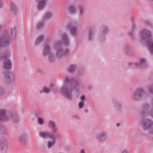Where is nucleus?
Here are the masks:
<instances>
[{
  "mask_svg": "<svg viewBox=\"0 0 153 153\" xmlns=\"http://www.w3.org/2000/svg\"><path fill=\"white\" fill-rule=\"evenodd\" d=\"M76 65H75L70 66L69 68V71L70 73H73L76 68Z\"/></svg>",
  "mask_w": 153,
  "mask_h": 153,
  "instance_id": "32",
  "label": "nucleus"
},
{
  "mask_svg": "<svg viewBox=\"0 0 153 153\" xmlns=\"http://www.w3.org/2000/svg\"><path fill=\"white\" fill-rule=\"evenodd\" d=\"M43 26V23L42 22H40L38 23L37 25V28L38 29L42 28Z\"/></svg>",
  "mask_w": 153,
  "mask_h": 153,
  "instance_id": "38",
  "label": "nucleus"
},
{
  "mask_svg": "<svg viewBox=\"0 0 153 153\" xmlns=\"http://www.w3.org/2000/svg\"><path fill=\"white\" fill-rule=\"evenodd\" d=\"M135 67L137 68L143 69L146 67V63L145 59H141L140 60L139 63L134 64Z\"/></svg>",
  "mask_w": 153,
  "mask_h": 153,
  "instance_id": "13",
  "label": "nucleus"
},
{
  "mask_svg": "<svg viewBox=\"0 0 153 153\" xmlns=\"http://www.w3.org/2000/svg\"><path fill=\"white\" fill-rule=\"evenodd\" d=\"M4 70H10L11 67V62L7 59H5L4 62Z\"/></svg>",
  "mask_w": 153,
  "mask_h": 153,
  "instance_id": "19",
  "label": "nucleus"
},
{
  "mask_svg": "<svg viewBox=\"0 0 153 153\" xmlns=\"http://www.w3.org/2000/svg\"><path fill=\"white\" fill-rule=\"evenodd\" d=\"M19 120V118L17 117H15L13 119V120L14 122L17 123Z\"/></svg>",
  "mask_w": 153,
  "mask_h": 153,
  "instance_id": "43",
  "label": "nucleus"
},
{
  "mask_svg": "<svg viewBox=\"0 0 153 153\" xmlns=\"http://www.w3.org/2000/svg\"><path fill=\"white\" fill-rule=\"evenodd\" d=\"M3 76L4 79L8 82H10L13 77L12 73L10 71V70H7L4 71Z\"/></svg>",
  "mask_w": 153,
  "mask_h": 153,
  "instance_id": "10",
  "label": "nucleus"
},
{
  "mask_svg": "<svg viewBox=\"0 0 153 153\" xmlns=\"http://www.w3.org/2000/svg\"><path fill=\"white\" fill-rule=\"evenodd\" d=\"M11 44V38L7 32H3L0 36V48L7 47Z\"/></svg>",
  "mask_w": 153,
  "mask_h": 153,
  "instance_id": "3",
  "label": "nucleus"
},
{
  "mask_svg": "<svg viewBox=\"0 0 153 153\" xmlns=\"http://www.w3.org/2000/svg\"><path fill=\"white\" fill-rule=\"evenodd\" d=\"M18 141L23 145L26 144L27 142V137L26 134H21L19 137Z\"/></svg>",
  "mask_w": 153,
  "mask_h": 153,
  "instance_id": "11",
  "label": "nucleus"
},
{
  "mask_svg": "<svg viewBox=\"0 0 153 153\" xmlns=\"http://www.w3.org/2000/svg\"><path fill=\"white\" fill-rule=\"evenodd\" d=\"M1 5H2L1 3V1H0V7L1 6Z\"/></svg>",
  "mask_w": 153,
  "mask_h": 153,
  "instance_id": "51",
  "label": "nucleus"
},
{
  "mask_svg": "<svg viewBox=\"0 0 153 153\" xmlns=\"http://www.w3.org/2000/svg\"><path fill=\"white\" fill-rule=\"evenodd\" d=\"M68 10L72 13H75L76 11V7L73 5L69 6L68 7Z\"/></svg>",
  "mask_w": 153,
  "mask_h": 153,
  "instance_id": "30",
  "label": "nucleus"
},
{
  "mask_svg": "<svg viewBox=\"0 0 153 153\" xmlns=\"http://www.w3.org/2000/svg\"><path fill=\"white\" fill-rule=\"evenodd\" d=\"M51 47L49 44H45L44 47V50L43 52V55L44 56H45L49 53Z\"/></svg>",
  "mask_w": 153,
  "mask_h": 153,
  "instance_id": "18",
  "label": "nucleus"
},
{
  "mask_svg": "<svg viewBox=\"0 0 153 153\" xmlns=\"http://www.w3.org/2000/svg\"><path fill=\"white\" fill-rule=\"evenodd\" d=\"M48 0H36L37 7L38 9L41 10L43 8L46 2Z\"/></svg>",
  "mask_w": 153,
  "mask_h": 153,
  "instance_id": "16",
  "label": "nucleus"
},
{
  "mask_svg": "<svg viewBox=\"0 0 153 153\" xmlns=\"http://www.w3.org/2000/svg\"><path fill=\"white\" fill-rule=\"evenodd\" d=\"M143 129L148 131L150 134H153V122L149 119H145L141 121Z\"/></svg>",
  "mask_w": 153,
  "mask_h": 153,
  "instance_id": "4",
  "label": "nucleus"
},
{
  "mask_svg": "<svg viewBox=\"0 0 153 153\" xmlns=\"http://www.w3.org/2000/svg\"><path fill=\"white\" fill-rule=\"evenodd\" d=\"M4 93V89L0 87V95L3 94Z\"/></svg>",
  "mask_w": 153,
  "mask_h": 153,
  "instance_id": "44",
  "label": "nucleus"
},
{
  "mask_svg": "<svg viewBox=\"0 0 153 153\" xmlns=\"http://www.w3.org/2000/svg\"><path fill=\"white\" fill-rule=\"evenodd\" d=\"M85 112H87V110H85Z\"/></svg>",
  "mask_w": 153,
  "mask_h": 153,
  "instance_id": "53",
  "label": "nucleus"
},
{
  "mask_svg": "<svg viewBox=\"0 0 153 153\" xmlns=\"http://www.w3.org/2000/svg\"><path fill=\"white\" fill-rule=\"evenodd\" d=\"M78 25L76 22H70L67 25L66 27L70 34L73 36H76L78 35L77 27Z\"/></svg>",
  "mask_w": 153,
  "mask_h": 153,
  "instance_id": "5",
  "label": "nucleus"
},
{
  "mask_svg": "<svg viewBox=\"0 0 153 153\" xmlns=\"http://www.w3.org/2000/svg\"><path fill=\"white\" fill-rule=\"evenodd\" d=\"M94 30L93 29H91L89 31L88 39L90 41L91 40L94 39Z\"/></svg>",
  "mask_w": 153,
  "mask_h": 153,
  "instance_id": "29",
  "label": "nucleus"
},
{
  "mask_svg": "<svg viewBox=\"0 0 153 153\" xmlns=\"http://www.w3.org/2000/svg\"><path fill=\"white\" fill-rule=\"evenodd\" d=\"M141 97L135 91L133 94V99L135 101L138 100Z\"/></svg>",
  "mask_w": 153,
  "mask_h": 153,
  "instance_id": "24",
  "label": "nucleus"
},
{
  "mask_svg": "<svg viewBox=\"0 0 153 153\" xmlns=\"http://www.w3.org/2000/svg\"><path fill=\"white\" fill-rule=\"evenodd\" d=\"M62 39L65 46H68L69 45V41L67 35L65 33L61 34Z\"/></svg>",
  "mask_w": 153,
  "mask_h": 153,
  "instance_id": "17",
  "label": "nucleus"
},
{
  "mask_svg": "<svg viewBox=\"0 0 153 153\" xmlns=\"http://www.w3.org/2000/svg\"><path fill=\"white\" fill-rule=\"evenodd\" d=\"M62 45L60 42H57L55 47L56 50V56L57 59L61 58L63 56H67L69 54V51L68 49L63 51L62 48Z\"/></svg>",
  "mask_w": 153,
  "mask_h": 153,
  "instance_id": "2",
  "label": "nucleus"
},
{
  "mask_svg": "<svg viewBox=\"0 0 153 153\" xmlns=\"http://www.w3.org/2000/svg\"><path fill=\"white\" fill-rule=\"evenodd\" d=\"M43 36H42L39 37L35 42V45H38L43 40Z\"/></svg>",
  "mask_w": 153,
  "mask_h": 153,
  "instance_id": "31",
  "label": "nucleus"
},
{
  "mask_svg": "<svg viewBox=\"0 0 153 153\" xmlns=\"http://www.w3.org/2000/svg\"><path fill=\"white\" fill-rule=\"evenodd\" d=\"M148 89L151 94H153V84L149 85Z\"/></svg>",
  "mask_w": 153,
  "mask_h": 153,
  "instance_id": "36",
  "label": "nucleus"
},
{
  "mask_svg": "<svg viewBox=\"0 0 153 153\" xmlns=\"http://www.w3.org/2000/svg\"><path fill=\"white\" fill-rule=\"evenodd\" d=\"M52 13L51 12H48L46 13L45 16L44 18L45 19H48L51 17Z\"/></svg>",
  "mask_w": 153,
  "mask_h": 153,
  "instance_id": "34",
  "label": "nucleus"
},
{
  "mask_svg": "<svg viewBox=\"0 0 153 153\" xmlns=\"http://www.w3.org/2000/svg\"><path fill=\"white\" fill-rule=\"evenodd\" d=\"M151 103L152 105V108L150 110L149 109V104L146 103L143 105L141 112L143 116L148 114L153 117V100L152 101Z\"/></svg>",
  "mask_w": 153,
  "mask_h": 153,
  "instance_id": "8",
  "label": "nucleus"
},
{
  "mask_svg": "<svg viewBox=\"0 0 153 153\" xmlns=\"http://www.w3.org/2000/svg\"><path fill=\"white\" fill-rule=\"evenodd\" d=\"M8 133L7 128L4 126H0V134L5 135Z\"/></svg>",
  "mask_w": 153,
  "mask_h": 153,
  "instance_id": "21",
  "label": "nucleus"
},
{
  "mask_svg": "<svg viewBox=\"0 0 153 153\" xmlns=\"http://www.w3.org/2000/svg\"><path fill=\"white\" fill-rule=\"evenodd\" d=\"M38 122L40 125H43L44 124L43 120L41 118H38Z\"/></svg>",
  "mask_w": 153,
  "mask_h": 153,
  "instance_id": "39",
  "label": "nucleus"
},
{
  "mask_svg": "<svg viewBox=\"0 0 153 153\" xmlns=\"http://www.w3.org/2000/svg\"><path fill=\"white\" fill-rule=\"evenodd\" d=\"M39 134L40 137L45 139L51 138V135H54L51 133L44 131H40L39 132Z\"/></svg>",
  "mask_w": 153,
  "mask_h": 153,
  "instance_id": "15",
  "label": "nucleus"
},
{
  "mask_svg": "<svg viewBox=\"0 0 153 153\" xmlns=\"http://www.w3.org/2000/svg\"><path fill=\"white\" fill-rule=\"evenodd\" d=\"M113 102L114 104V106L116 108L118 111L120 110L121 105L120 103L117 102L116 100H114Z\"/></svg>",
  "mask_w": 153,
  "mask_h": 153,
  "instance_id": "28",
  "label": "nucleus"
},
{
  "mask_svg": "<svg viewBox=\"0 0 153 153\" xmlns=\"http://www.w3.org/2000/svg\"><path fill=\"white\" fill-rule=\"evenodd\" d=\"M152 37L151 33L149 30L143 29L141 31L140 38L143 42H148L151 40Z\"/></svg>",
  "mask_w": 153,
  "mask_h": 153,
  "instance_id": "7",
  "label": "nucleus"
},
{
  "mask_svg": "<svg viewBox=\"0 0 153 153\" xmlns=\"http://www.w3.org/2000/svg\"><path fill=\"white\" fill-rule=\"evenodd\" d=\"M84 102H80L79 103V108H81L84 106Z\"/></svg>",
  "mask_w": 153,
  "mask_h": 153,
  "instance_id": "40",
  "label": "nucleus"
},
{
  "mask_svg": "<svg viewBox=\"0 0 153 153\" xmlns=\"http://www.w3.org/2000/svg\"><path fill=\"white\" fill-rule=\"evenodd\" d=\"M13 116L12 112H7L5 110H0V120L6 121L12 118Z\"/></svg>",
  "mask_w": 153,
  "mask_h": 153,
  "instance_id": "6",
  "label": "nucleus"
},
{
  "mask_svg": "<svg viewBox=\"0 0 153 153\" xmlns=\"http://www.w3.org/2000/svg\"><path fill=\"white\" fill-rule=\"evenodd\" d=\"M132 29H134V25H133L132 26Z\"/></svg>",
  "mask_w": 153,
  "mask_h": 153,
  "instance_id": "50",
  "label": "nucleus"
},
{
  "mask_svg": "<svg viewBox=\"0 0 153 153\" xmlns=\"http://www.w3.org/2000/svg\"><path fill=\"white\" fill-rule=\"evenodd\" d=\"M135 91L137 92L140 96L143 94L144 93L143 89L142 88H137Z\"/></svg>",
  "mask_w": 153,
  "mask_h": 153,
  "instance_id": "33",
  "label": "nucleus"
},
{
  "mask_svg": "<svg viewBox=\"0 0 153 153\" xmlns=\"http://www.w3.org/2000/svg\"><path fill=\"white\" fill-rule=\"evenodd\" d=\"M10 9L11 11L13 14L15 15L16 14L17 9L16 6L13 4L11 3Z\"/></svg>",
  "mask_w": 153,
  "mask_h": 153,
  "instance_id": "27",
  "label": "nucleus"
},
{
  "mask_svg": "<svg viewBox=\"0 0 153 153\" xmlns=\"http://www.w3.org/2000/svg\"><path fill=\"white\" fill-rule=\"evenodd\" d=\"M132 33H130V35H131V36H132Z\"/></svg>",
  "mask_w": 153,
  "mask_h": 153,
  "instance_id": "52",
  "label": "nucleus"
},
{
  "mask_svg": "<svg viewBox=\"0 0 153 153\" xmlns=\"http://www.w3.org/2000/svg\"><path fill=\"white\" fill-rule=\"evenodd\" d=\"M147 44L148 48L152 54H153V41L150 40L146 42Z\"/></svg>",
  "mask_w": 153,
  "mask_h": 153,
  "instance_id": "20",
  "label": "nucleus"
},
{
  "mask_svg": "<svg viewBox=\"0 0 153 153\" xmlns=\"http://www.w3.org/2000/svg\"><path fill=\"white\" fill-rule=\"evenodd\" d=\"M121 153H127V152L126 150H124L122 151Z\"/></svg>",
  "mask_w": 153,
  "mask_h": 153,
  "instance_id": "47",
  "label": "nucleus"
},
{
  "mask_svg": "<svg viewBox=\"0 0 153 153\" xmlns=\"http://www.w3.org/2000/svg\"><path fill=\"white\" fill-rule=\"evenodd\" d=\"M8 149L6 138L3 137L0 139V150L6 151Z\"/></svg>",
  "mask_w": 153,
  "mask_h": 153,
  "instance_id": "9",
  "label": "nucleus"
},
{
  "mask_svg": "<svg viewBox=\"0 0 153 153\" xmlns=\"http://www.w3.org/2000/svg\"><path fill=\"white\" fill-rule=\"evenodd\" d=\"M80 153H85V151L84 149H82L80 151Z\"/></svg>",
  "mask_w": 153,
  "mask_h": 153,
  "instance_id": "46",
  "label": "nucleus"
},
{
  "mask_svg": "<svg viewBox=\"0 0 153 153\" xmlns=\"http://www.w3.org/2000/svg\"><path fill=\"white\" fill-rule=\"evenodd\" d=\"M74 117L76 119H78V116L77 115L74 116Z\"/></svg>",
  "mask_w": 153,
  "mask_h": 153,
  "instance_id": "48",
  "label": "nucleus"
},
{
  "mask_svg": "<svg viewBox=\"0 0 153 153\" xmlns=\"http://www.w3.org/2000/svg\"><path fill=\"white\" fill-rule=\"evenodd\" d=\"M107 136L106 134L104 133L98 135L97 136V138L100 141H103L107 138Z\"/></svg>",
  "mask_w": 153,
  "mask_h": 153,
  "instance_id": "23",
  "label": "nucleus"
},
{
  "mask_svg": "<svg viewBox=\"0 0 153 153\" xmlns=\"http://www.w3.org/2000/svg\"><path fill=\"white\" fill-rule=\"evenodd\" d=\"M80 100H81L80 102H84L86 101V98H85V96L83 95H82L80 97Z\"/></svg>",
  "mask_w": 153,
  "mask_h": 153,
  "instance_id": "41",
  "label": "nucleus"
},
{
  "mask_svg": "<svg viewBox=\"0 0 153 153\" xmlns=\"http://www.w3.org/2000/svg\"><path fill=\"white\" fill-rule=\"evenodd\" d=\"M116 125H117V127H119V126H120V125L119 124H118V123Z\"/></svg>",
  "mask_w": 153,
  "mask_h": 153,
  "instance_id": "49",
  "label": "nucleus"
},
{
  "mask_svg": "<svg viewBox=\"0 0 153 153\" xmlns=\"http://www.w3.org/2000/svg\"><path fill=\"white\" fill-rule=\"evenodd\" d=\"M145 22L147 25L149 26H151V25L149 21H146Z\"/></svg>",
  "mask_w": 153,
  "mask_h": 153,
  "instance_id": "45",
  "label": "nucleus"
},
{
  "mask_svg": "<svg viewBox=\"0 0 153 153\" xmlns=\"http://www.w3.org/2000/svg\"><path fill=\"white\" fill-rule=\"evenodd\" d=\"M49 126L52 131L54 133H57V130L56 127V123L51 120H49Z\"/></svg>",
  "mask_w": 153,
  "mask_h": 153,
  "instance_id": "14",
  "label": "nucleus"
},
{
  "mask_svg": "<svg viewBox=\"0 0 153 153\" xmlns=\"http://www.w3.org/2000/svg\"><path fill=\"white\" fill-rule=\"evenodd\" d=\"M55 138L56 137L55 135H51V137L50 138L51 139L48 141L47 144V148L48 149L52 148L56 143Z\"/></svg>",
  "mask_w": 153,
  "mask_h": 153,
  "instance_id": "12",
  "label": "nucleus"
},
{
  "mask_svg": "<svg viewBox=\"0 0 153 153\" xmlns=\"http://www.w3.org/2000/svg\"><path fill=\"white\" fill-rule=\"evenodd\" d=\"M79 14L80 15H82L83 14V9L82 6L79 5Z\"/></svg>",
  "mask_w": 153,
  "mask_h": 153,
  "instance_id": "37",
  "label": "nucleus"
},
{
  "mask_svg": "<svg viewBox=\"0 0 153 153\" xmlns=\"http://www.w3.org/2000/svg\"><path fill=\"white\" fill-rule=\"evenodd\" d=\"M65 83L62 86L61 93L65 96L68 100L72 99V89H76L78 85L77 82L74 79L66 77L65 80Z\"/></svg>",
  "mask_w": 153,
  "mask_h": 153,
  "instance_id": "1",
  "label": "nucleus"
},
{
  "mask_svg": "<svg viewBox=\"0 0 153 153\" xmlns=\"http://www.w3.org/2000/svg\"><path fill=\"white\" fill-rule=\"evenodd\" d=\"M9 55L10 53L8 51H6V52H4L3 54V56H0V60H1V59H4L5 57L9 56Z\"/></svg>",
  "mask_w": 153,
  "mask_h": 153,
  "instance_id": "35",
  "label": "nucleus"
},
{
  "mask_svg": "<svg viewBox=\"0 0 153 153\" xmlns=\"http://www.w3.org/2000/svg\"><path fill=\"white\" fill-rule=\"evenodd\" d=\"M101 34L102 36H103L107 33L108 31V29L106 26H103L101 27Z\"/></svg>",
  "mask_w": 153,
  "mask_h": 153,
  "instance_id": "26",
  "label": "nucleus"
},
{
  "mask_svg": "<svg viewBox=\"0 0 153 153\" xmlns=\"http://www.w3.org/2000/svg\"><path fill=\"white\" fill-rule=\"evenodd\" d=\"M12 33L13 35L15 36L16 35V28L15 27L12 29Z\"/></svg>",
  "mask_w": 153,
  "mask_h": 153,
  "instance_id": "42",
  "label": "nucleus"
},
{
  "mask_svg": "<svg viewBox=\"0 0 153 153\" xmlns=\"http://www.w3.org/2000/svg\"><path fill=\"white\" fill-rule=\"evenodd\" d=\"M48 57V61L50 62H53L55 60V58L54 55L52 52H50L47 55Z\"/></svg>",
  "mask_w": 153,
  "mask_h": 153,
  "instance_id": "25",
  "label": "nucleus"
},
{
  "mask_svg": "<svg viewBox=\"0 0 153 153\" xmlns=\"http://www.w3.org/2000/svg\"><path fill=\"white\" fill-rule=\"evenodd\" d=\"M53 89V84H51L50 85V87L48 88L47 87H45L43 90L40 91V93L44 92L48 94Z\"/></svg>",
  "mask_w": 153,
  "mask_h": 153,
  "instance_id": "22",
  "label": "nucleus"
}]
</instances>
